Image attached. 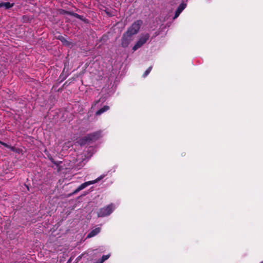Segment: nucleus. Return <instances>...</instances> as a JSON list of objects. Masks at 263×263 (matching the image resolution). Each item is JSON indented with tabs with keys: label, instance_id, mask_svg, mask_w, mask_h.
Returning a JSON list of instances; mask_svg holds the SVG:
<instances>
[{
	"label": "nucleus",
	"instance_id": "obj_1",
	"mask_svg": "<svg viewBox=\"0 0 263 263\" xmlns=\"http://www.w3.org/2000/svg\"><path fill=\"white\" fill-rule=\"evenodd\" d=\"M150 37L149 34L148 33H144L140 34L138 40L136 42L135 45L133 47L134 51L141 47L149 40Z\"/></svg>",
	"mask_w": 263,
	"mask_h": 263
},
{
	"label": "nucleus",
	"instance_id": "obj_2",
	"mask_svg": "<svg viewBox=\"0 0 263 263\" xmlns=\"http://www.w3.org/2000/svg\"><path fill=\"white\" fill-rule=\"evenodd\" d=\"M101 137L102 134L101 131L94 132L92 134L87 135L82 139L80 144H84L87 142L96 141Z\"/></svg>",
	"mask_w": 263,
	"mask_h": 263
},
{
	"label": "nucleus",
	"instance_id": "obj_3",
	"mask_svg": "<svg viewBox=\"0 0 263 263\" xmlns=\"http://www.w3.org/2000/svg\"><path fill=\"white\" fill-rule=\"evenodd\" d=\"M106 175H101L99 177H98L96 179L92 181H88L87 182H85L82 184H81L80 186H79L73 192V194H76L80 191L83 190L84 189L86 188L87 186L95 184L99 182L100 180H102L103 178L105 177Z\"/></svg>",
	"mask_w": 263,
	"mask_h": 263
},
{
	"label": "nucleus",
	"instance_id": "obj_4",
	"mask_svg": "<svg viewBox=\"0 0 263 263\" xmlns=\"http://www.w3.org/2000/svg\"><path fill=\"white\" fill-rule=\"evenodd\" d=\"M142 24L141 20H137L130 27L128 28L126 32L132 35H135L138 33L140 28Z\"/></svg>",
	"mask_w": 263,
	"mask_h": 263
},
{
	"label": "nucleus",
	"instance_id": "obj_5",
	"mask_svg": "<svg viewBox=\"0 0 263 263\" xmlns=\"http://www.w3.org/2000/svg\"><path fill=\"white\" fill-rule=\"evenodd\" d=\"M133 35L125 32L122 36L121 45L123 47H126L128 46L130 42L132 41Z\"/></svg>",
	"mask_w": 263,
	"mask_h": 263
},
{
	"label": "nucleus",
	"instance_id": "obj_6",
	"mask_svg": "<svg viewBox=\"0 0 263 263\" xmlns=\"http://www.w3.org/2000/svg\"><path fill=\"white\" fill-rule=\"evenodd\" d=\"M115 208L114 204H110L101 209V214H111L114 212Z\"/></svg>",
	"mask_w": 263,
	"mask_h": 263
},
{
	"label": "nucleus",
	"instance_id": "obj_7",
	"mask_svg": "<svg viewBox=\"0 0 263 263\" xmlns=\"http://www.w3.org/2000/svg\"><path fill=\"white\" fill-rule=\"evenodd\" d=\"M58 39L61 41L62 44L66 46H70L71 45L72 43L71 42H69L67 40H66L63 36L62 35H59L58 37Z\"/></svg>",
	"mask_w": 263,
	"mask_h": 263
},
{
	"label": "nucleus",
	"instance_id": "obj_8",
	"mask_svg": "<svg viewBox=\"0 0 263 263\" xmlns=\"http://www.w3.org/2000/svg\"><path fill=\"white\" fill-rule=\"evenodd\" d=\"M100 232V228H97L92 230L87 235V238H90L97 235Z\"/></svg>",
	"mask_w": 263,
	"mask_h": 263
},
{
	"label": "nucleus",
	"instance_id": "obj_9",
	"mask_svg": "<svg viewBox=\"0 0 263 263\" xmlns=\"http://www.w3.org/2000/svg\"><path fill=\"white\" fill-rule=\"evenodd\" d=\"M13 6V4L9 2H2L0 3V8L4 7L6 9H8Z\"/></svg>",
	"mask_w": 263,
	"mask_h": 263
},
{
	"label": "nucleus",
	"instance_id": "obj_10",
	"mask_svg": "<svg viewBox=\"0 0 263 263\" xmlns=\"http://www.w3.org/2000/svg\"><path fill=\"white\" fill-rule=\"evenodd\" d=\"M109 107L108 106H104L102 108L99 109L96 113V115L99 116L103 114V112H105L106 111L108 110L109 109Z\"/></svg>",
	"mask_w": 263,
	"mask_h": 263
},
{
	"label": "nucleus",
	"instance_id": "obj_11",
	"mask_svg": "<svg viewBox=\"0 0 263 263\" xmlns=\"http://www.w3.org/2000/svg\"><path fill=\"white\" fill-rule=\"evenodd\" d=\"M110 256V254L103 255L102 258L99 259L96 263H103Z\"/></svg>",
	"mask_w": 263,
	"mask_h": 263
},
{
	"label": "nucleus",
	"instance_id": "obj_12",
	"mask_svg": "<svg viewBox=\"0 0 263 263\" xmlns=\"http://www.w3.org/2000/svg\"><path fill=\"white\" fill-rule=\"evenodd\" d=\"M186 4L184 3H181L179 7H178L177 9L178 11H180V12H182V11L186 7Z\"/></svg>",
	"mask_w": 263,
	"mask_h": 263
},
{
	"label": "nucleus",
	"instance_id": "obj_13",
	"mask_svg": "<svg viewBox=\"0 0 263 263\" xmlns=\"http://www.w3.org/2000/svg\"><path fill=\"white\" fill-rule=\"evenodd\" d=\"M152 69V66L149 67L146 71L144 72L143 74V77H146L151 72V70Z\"/></svg>",
	"mask_w": 263,
	"mask_h": 263
},
{
	"label": "nucleus",
	"instance_id": "obj_14",
	"mask_svg": "<svg viewBox=\"0 0 263 263\" xmlns=\"http://www.w3.org/2000/svg\"><path fill=\"white\" fill-rule=\"evenodd\" d=\"M1 143H2L5 146L10 148L11 151H14V147L10 146L8 145V144H7L6 143H3V142H1Z\"/></svg>",
	"mask_w": 263,
	"mask_h": 263
},
{
	"label": "nucleus",
	"instance_id": "obj_15",
	"mask_svg": "<svg viewBox=\"0 0 263 263\" xmlns=\"http://www.w3.org/2000/svg\"><path fill=\"white\" fill-rule=\"evenodd\" d=\"M181 13V12H180V11H178V10H176V11L175 12V15H174V16L173 17V19L175 20L177 17H178Z\"/></svg>",
	"mask_w": 263,
	"mask_h": 263
},
{
	"label": "nucleus",
	"instance_id": "obj_16",
	"mask_svg": "<svg viewBox=\"0 0 263 263\" xmlns=\"http://www.w3.org/2000/svg\"><path fill=\"white\" fill-rule=\"evenodd\" d=\"M74 15L77 17V18H81V16L77 13H75Z\"/></svg>",
	"mask_w": 263,
	"mask_h": 263
},
{
	"label": "nucleus",
	"instance_id": "obj_17",
	"mask_svg": "<svg viewBox=\"0 0 263 263\" xmlns=\"http://www.w3.org/2000/svg\"><path fill=\"white\" fill-rule=\"evenodd\" d=\"M50 160H51V162H53V163H54L55 164H57V163H56L53 161V159H52V158L50 159Z\"/></svg>",
	"mask_w": 263,
	"mask_h": 263
},
{
	"label": "nucleus",
	"instance_id": "obj_18",
	"mask_svg": "<svg viewBox=\"0 0 263 263\" xmlns=\"http://www.w3.org/2000/svg\"><path fill=\"white\" fill-rule=\"evenodd\" d=\"M106 215H103V214H102V215H98V216L99 217H102V216H105Z\"/></svg>",
	"mask_w": 263,
	"mask_h": 263
},
{
	"label": "nucleus",
	"instance_id": "obj_19",
	"mask_svg": "<svg viewBox=\"0 0 263 263\" xmlns=\"http://www.w3.org/2000/svg\"><path fill=\"white\" fill-rule=\"evenodd\" d=\"M260 263H263V261H261Z\"/></svg>",
	"mask_w": 263,
	"mask_h": 263
}]
</instances>
